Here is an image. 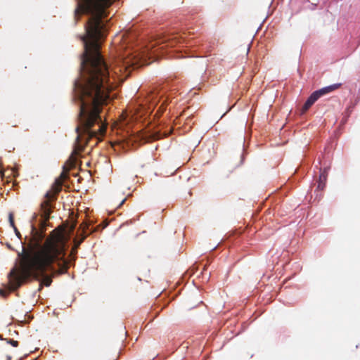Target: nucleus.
<instances>
[{"label":"nucleus","instance_id":"nucleus-1","mask_svg":"<svg viewBox=\"0 0 360 360\" xmlns=\"http://www.w3.org/2000/svg\"><path fill=\"white\" fill-rule=\"evenodd\" d=\"M115 0H81L77 14L89 13L91 17L82 37L84 53L82 63V75L75 83V95L80 103L79 125L77 139H101L105 125L99 117L100 105L106 104L114 97L110 93L109 75L106 65L99 53L100 40L104 37L101 19L105 8Z\"/></svg>","mask_w":360,"mask_h":360},{"label":"nucleus","instance_id":"nucleus-2","mask_svg":"<svg viewBox=\"0 0 360 360\" xmlns=\"http://www.w3.org/2000/svg\"><path fill=\"white\" fill-rule=\"evenodd\" d=\"M43 236L36 233L30 243V250L22 256L19 267H15L9 274V285L12 290L18 288L30 277L43 276L41 283L49 286L51 278L44 276V272L52 269L51 264L58 262V274H64L68 262L63 259L67 238L63 230L56 229L46 239L44 245L40 243Z\"/></svg>","mask_w":360,"mask_h":360},{"label":"nucleus","instance_id":"nucleus-3","mask_svg":"<svg viewBox=\"0 0 360 360\" xmlns=\"http://www.w3.org/2000/svg\"><path fill=\"white\" fill-rule=\"evenodd\" d=\"M152 49H153V45L150 47L143 49L141 51L131 52L127 51L124 55L115 61L111 68V71L117 77H120V80H123L129 75L130 72L129 69L131 67L136 68L150 63L148 60L155 56L158 51L157 49L152 50Z\"/></svg>","mask_w":360,"mask_h":360},{"label":"nucleus","instance_id":"nucleus-4","mask_svg":"<svg viewBox=\"0 0 360 360\" xmlns=\"http://www.w3.org/2000/svg\"><path fill=\"white\" fill-rule=\"evenodd\" d=\"M339 87V84H333L330 85L324 88H322L321 89L316 91L314 92L308 98L313 104L320 98V96L328 94L330 91H334L335 89H338Z\"/></svg>","mask_w":360,"mask_h":360},{"label":"nucleus","instance_id":"nucleus-5","mask_svg":"<svg viewBox=\"0 0 360 360\" xmlns=\"http://www.w3.org/2000/svg\"><path fill=\"white\" fill-rule=\"evenodd\" d=\"M0 173H1L2 176L10 175H13L15 176L17 174V172L13 168L8 169L4 172L0 171Z\"/></svg>","mask_w":360,"mask_h":360},{"label":"nucleus","instance_id":"nucleus-6","mask_svg":"<svg viewBox=\"0 0 360 360\" xmlns=\"http://www.w3.org/2000/svg\"><path fill=\"white\" fill-rule=\"evenodd\" d=\"M326 181V174L325 173L321 174L318 188H323Z\"/></svg>","mask_w":360,"mask_h":360},{"label":"nucleus","instance_id":"nucleus-7","mask_svg":"<svg viewBox=\"0 0 360 360\" xmlns=\"http://www.w3.org/2000/svg\"><path fill=\"white\" fill-rule=\"evenodd\" d=\"M62 181L60 179L56 180L55 185L53 186L54 193H57L60 191Z\"/></svg>","mask_w":360,"mask_h":360},{"label":"nucleus","instance_id":"nucleus-8","mask_svg":"<svg viewBox=\"0 0 360 360\" xmlns=\"http://www.w3.org/2000/svg\"><path fill=\"white\" fill-rule=\"evenodd\" d=\"M312 105H313V103L309 100L307 99V101L303 105V108L302 109V113L305 112Z\"/></svg>","mask_w":360,"mask_h":360},{"label":"nucleus","instance_id":"nucleus-9","mask_svg":"<svg viewBox=\"0 0 360 360\" xmlns=\"http://www.w3.org/2000/svg\"><path fill=\"white\" fill-rule=\"evenodd\" d=\"M11 343L13 346L14 347H17L18 346V342L17 341H15V340H11Z\"/></svg>","mask_w":360,"mask_h":360},{"label":"nucleus","instance_id":"nucleus-10","mask_svg":"<svg viewBox=\"0 0 360 360\" xmlns=\"http://www.w3.org/2000/svg\"><path fill=\"white\" fill-rule=\"evenodd\" d=\"M77 245H77L75 247V248H73V249H72V253H73V252L76 250V248H77Z\"/></svg>","mask_w":360,"mask_h":360}]
</instances>
